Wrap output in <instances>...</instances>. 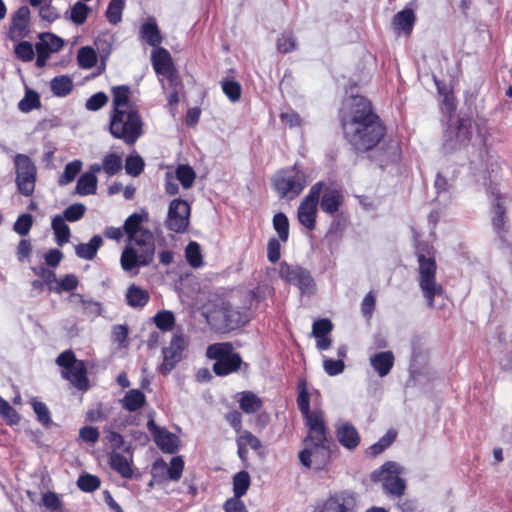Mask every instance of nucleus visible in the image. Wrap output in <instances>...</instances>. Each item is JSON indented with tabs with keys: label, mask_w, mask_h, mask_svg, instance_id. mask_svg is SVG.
Returning a JSON list of instances; mask_svg holds the SVG:
<instances>
[{
	"label": "nucleus",
	"mask_w": 512,
	"mask_h": 512,
	"mask_svg": "<svg viewBox=\"0 0 512 512\" xmlns=\"http://www.w3.org/2000/svg\"><path fill=\"white\" fill-rule=\"evenodd\" d=\"M396 433L392 430L386 432L376 443L371 445L368 449V453L371 456H377L385 451L395 440Z\"/></svg>",
	"instance_id": "obj_52"
},
{
	"label": "nucleus",
	"mask_w": 512,
	"mask_h": 512,
	"mask_svg": "<svg viewBox=\"0 0 512 512\" xmlns=\"http://www.w3.org/2000/svg\"><path fill=\"white\" fill-rule=\"evenodd\" d=\"M233 493L235 498H242L248 491L251 479L246 470L239 471L233 476Z\"/></svg>",
	"instance_id": "obj_41"
},
{
	"label": "nucleus",
	"mask_w": 512,
	"mask_h": 512,
	"mask_svg": "<svg viewBox=\"0 0 512 512\" xmlns=\"http://www.w3.org/2000/svg\"><path fill=\"white\" fill-rule=\"evenodd\" d=\"M140 37L152 47H159L162 43V35L155 18L150 17L140 27Z\"/></svg>",
	"instance_id": "obj_26"
},
{
	"label": "nucleus",
	"mask_w": 512,
	"mask_h": 512,
	"mask_svg": "<svg viewBox=\"0 0 512 512\" xmlns=\"http://www.w3.org/2000/svg\"><path fill=\"white\" fill-rule=\"evenodd\" d=\"M147 221L148 212L146 210H142L141 213L135 212L128 216L123 225V230L127 236L128 242L137 238L143 230H149L142 226V224Z\"/></svg>",
	"instance_id": "obj_23"
},
{
	"label": "nucleus",
	"mask_w": 512,
	"mask_h": 512,
	"mask_svg": "<svg viewBox=\"0 0 512 512\" xmlns=\"http://www.w3.org/2000/svg\"><path fill=\"white\" fill-rule=\"evenodd\" d=\"M51 227L54 231L55 241L59 246H63L69 242L71 231L61 215L53 217Z\"/></svg>",
	"instance_id": "obj_37"
},
{
	"label": "nucleus",
	"mask_w": 512,
	"mask_h": 512,
	"mask_svg": "<svg viewBox=\"0 0 512 512\" xmlns=\"http://www.w3.org/2000/svg\"><path fill=\"white\" fill-rule=\"evenodd\" d=\"M308 433L303 439V444L307 446L328 445L331 440L328 437L327 426L323 415H314L305 420Z\"/></svg>",
	"instance_id": "obj_16"
},
{
	"label": "nucleus",
	"mask_w": 512,
	"mask_h": 512,
	"mask_svg": "<svg viewBox=\"0 0 512 512\" xmlns=\"http://www.w3.org/2000/svg\"><path fill=\"white\" fill-rule=\"evenodd\" d=\"M369 362L374 372L383 378L391 372L395 357L392 351H381L370 355Z\"/></svg>",
	"instance_id": "obj_22"
},
{
	"label": "nucleus",
	"mask_w": 512,
	"mask_h": 512,
	"mask_svg": "<svg viewBox=\"0 0 512 512\" xmlns=\"http://www.w3.org/2000/svg\"><path fill=\"white\" fill-rule=\"evenodd\" d=\"M492 225H493L494 231L499 236V238L502 240L503 234L506 232L505 208L500 202H497L493 207Z\"/></svg>",
	"instance_id": "obj_47"
},
{
	"label": "nucleus",
	"mask_w": 512,
	"mask_h": 512,
	"mask_svg": "<svg viewBox=\"0 0 512 512\" xmlns=\"http://www.w3.org/2000/svg\"><path fill=\"white\" fill-rule=\"evenodd\" d=\"M33 225L32 215L25 213L20 215L13 225V230L21 236H25L30 232Z\"/></svg>",
	"instance_id": "obj_63"
},
{
	"label": "nucleus",
	"mask_w": 512,
	"mask_h": 512,
	"mask_svg": "<svg viewBox=\"0 0 512 512\" xmlns=\"http://www.w3.org/2000/svg\"><path fill=\"white\" fill-rule=\"evenodd\" d=\"M16 185L20 194L31 196L36 186L37 169L31 158L25 154H16L14 157Z\"/></svg>",
	"instance_id": "obj_9"
},
{
	"label": "nucleus",
	"mask_w": 512,
	"mask_h": 512,
	"mask_svg": "<svg viewBox=\"0 0 512 512\" xmlns=\"http://www.w3.org/2000/svg\"><path fill=\"white\" fill-rule=\"evenodd\" d=\"M31 406L37 416L38 422L41 423L42 426L48 428L53 424L49 408L44 402L38 401L36 398H32Z\"/></svg>",
	"instance_id": "obj_45"
},
{
	"label": "nucleus",
	"mask_w": 512,
	"mask_h": 512,
	"mask_svg": "<svg viewBox=\"0 0 512 512\" xmlns=\"http://www.w3.org/2000/svg\"><path fill=\"white\" fill-rule=\"evenodd\" d=\"M40 106V98L37 92L29 90L25 96L19 101L18 109L21 112L28 113Z\"/></svg>",
	"instance_id": "obj_55"
},
{
	"label": "nucleus",
	"mask_w": 512,
	"mask_h": 512,
	"mask_svg": "<svg viewBox=\"0 0 512 512\" xmlns=\"http://www.w3.org/2000/svg\"><path fill=\"white\" fill-rule=\"evenodd\" d=\"M357 495L350 490H342L331 494L316 512H355Z\"/></svg>",
	"instance_id": "obj_14"
},
{
	"label": "nucleus",
	"mask_w": 512,
	"mask_h": 512,
	"mask_svg": "<svg viewBox=\"0 0 512 512\" xmlns=\"http://www.w3.org/2000/svg\"><path fill=\"white\" fill-rule=\"evenodd\" d=\"M323 192L324 194L320 200L321 210L329 215L337 213L343 202L342 192L338 189L329 188L326 185L324 186Z\"/></svg>",
	"instance_id": "obj_24"
},
{
	"label": "nucleus",
	"mask_w": 512,
	"mask_h": 512,
	"mask_svg": "<svg viewBox=\"0 0 512 512\" xmlns=\"http://www.w3.org/2000/svg\"><path fill=\"white\" fill-rule=\"evenodd\" d=\"M103 245V239L100 235H94L88 243H80L75 246V254L80 259L93 260L98 250Z\"/></svg>",
	"instance_id": "obj_28"
},
{
	"label": "nucleus",
	"mask_w": 512,
	"mask_h": 512,
	"mask_svg": "<svg viewBox=\"0 0 512 512\" xmlns=\"http://www.w3.org/2000/svg\"><path fill=\"white\" fill-rule=\"evenodd\" d=\"M73 298L79 299L81 302L82 312L88 317H98L102 313V304L93 299H86L82 294H76Z\"/></svg>",
	"instance_id": "obj_48"
},
{
	"label": "nucleus",
	"mask_w": 512,
	"mask_h": 512,
	"mask_svg": "<svg viewBox=\"0 0 512 512\" xmlns=\"http://www.w3.org/2000/svg\"><path fill=\"white\" fill-rule=\"evenodd\" d=\"M175 175L185 189L192 187L196 178L195 171L189 165H179L176 168Z\"/></svg>",
	"instance_id": "obj_50"
},
{
	"label": "nucleus",
	"mask_w": 512,
	"mask_h": 512,
	"mask_svg": "<svg viewBox=\"0 0 512 512\" xmlns=\"http://www.w3.org/2000/svg\"><path fill=\"white\" fill-rule=\"evenodd\" d=\"M187 342L182 334H175L168 347L162 349L163 362L159 367L162 375L169 374L176 365L182 360L183 351L186 349Z\"/></svg>",
	"instance_id": "obj_15"
},
{
	"label": "nucleus",
	"mask_w": 512,
	"mask_h": 512,
	"mask_svg": "<svg viewBox=\"0 0 512 512\" xmlns=\"http://www.w3.org/2000/svg\"><path fill=\"white\" fill-rule=\"evenodd\" d=\"M207 321L217 331L227 332L245 325L248 316L241 308L222 301L210 312Z\"/></svg>",
	"instance_id": "obj_5"
},
{
	"label": "nucleus",
	"mask_w": 512,
	"mask_h": 512,
	"mask_svg": "<svg viewBox=\"0 0 512 512\" xmlns=\"http://www.w3.org/2000/svg\"><path fill=\"white\" fill-rule=\"evenodd\" d=\"M78 278L74 274L65 275L54 288H50L56 293H61L62 291L70 292L77 288L78 286Z\"/></svg>",
	"instance_id": "obj_64"
},
{
	"label": "nucleus",
	"mask_w": 512,
	"mask_h": 512,
	"mask_svg": "<svg viewBox=\"0 0 512 512\" xmlns=\"http://www.w3.org/2000/svg\"><path fill=\"white\" fill-rule=\"evenodd\" d=\"M418 260V283L430 308L434 307V299L443 293L442 286L436 281V261L430 256L429 247L426 244L416 246Z\"/></svg>",
	"instance_id": "obj_2"
},
{
	"label": "nucleus",
	"mask_w": 512,
	"mask_h": 512,
	"mask_svg": "<svg viewBox=\"0 0 512 512\" xmlns=\"http://www.w3.org/2000/svg\"><path fill=\"white\" fill-rule=\"evenodd\" d=\"M335 434L339 444L349 451L355 450L361 442L358 430L349 421L339 420L335 424Z\"/></svg>",
	"instance_id": "obj_19"
},
{
	"label": "nucleus",
	"mask_w": 512,
	"mask_h": 512,
	"mask_svg": "<svg viewBox=\"0 0 512 512\" xmlns=\"http://www.w3.org/2000/svg\"><path fill=\"white\" fill-rule=\"evenodd\" d=\"M206 356L215 360L213 372L217 376H226L236 372L242 365V358L239 353L234 352L233 344L230 342L214 343L208 346Z\"/></svg>",
	"instance_id": "obj_6"
},
{
	"label": "nucleus",
	"mask_w": 512,
	"mask_h": 512,
	"mask_svg": "<svg viewBox=\"0 0 512 512\" xmlns=\"http://www.w3.org/2000/svg\"><path fill=\"white\" fill-rule=\"evenodd\" d=\"M279 275L287 283L297 286L302 293H310L314 286V280L310 272L298 265L281 263Z\"/></svg>",
	"instance_id": "obj_13"
},
{
	"label": "nucleus",
	"mask_w": 512,
	"mask_h": 512,
	"mask_svg": "<svg viewBox=\"0 0 512 512\" xmlns=\"http://www.w3.org/2000/svg\"><path fill=\"white\" fill-rule=\"evenodd\" d=\"M190 206L187 201L177 198L170 202L165 226L175 233H183L189 225Z\"/></svg>",
	"instance_id": "obj_11"
},
{
	"label": "nucleus",
	"mask_w": 512,
	"mask_h": 512,
	"mask_svg": "<svg viewBox=\"0 0 512 512\" xmlns=\"http://www.w3.org/2000/svg\"><path fill=\"white\" fill-rule=\"evenodd\" d=\"M86 207L82 203H74L68 206L61 215L65 221L76 222L79 221L85 214Z\"/></svg>",
	"instance_id": "obj_61"
},
{
	"label": "nucleus",
	"mask_w": 512,
	"mask_h": 512,
	"mask_svg": "<svg viewBox=\"0 0 512 512\" xmlns=\"http://www.w3.org/2000/svg\"><path fill=\"white\" fill-rule=\"evenodd\" d=\"M14 54L17 59L23 62H30L35 56L33 46L28 41H18L14 47Z\"/></svg>",
	"instance_id": "obj_58"
},
{
	"label": "nucleus",
	"mask_w": 512,
	"mask_h": 512,
	"mask_svg": "<svg viewBox=\"0 0 512 512\" xmlns=\"http://www.w3.org/2000/svg\"><path fill=\"white\" fill-rule=\"evenodd\" d=\"M221 87H222V91L223 93L227 96V98L235 103L237 101H239L240 97H241V91H242V88H241V85L239 82L235 81V80H223L221 82Z\"/></svg>",
	"instance_id": "obj_57"
},
{
	"label": "nucleus",
	"mask_w": 512,
	"mask_h": 512,
	"mask_svg": "<svg viewBox=\"0 0 512 512\" xmlns=\"http://www.w3.org/2000/svg\"><path fill=\"white\" fill-rule=\"evenodd\" d=\"M30 10L27 6H21L12 16L11 25L7 37L13 42H18L29 35Z\"/></svg>",
	"instance_id": "obj_18"
},
{
	"label": "nucleus",
	"mask_w": 512,
	"mask_h": 512,
	"mask_svg": "<svg viewBox=\"0 0 512 512\" xmlns=\"http://www.w3.org/2000/svg\"><path fill=\"white\" fill-rule=\"evenodd\" d=\"M273 227L277 232L279 239L286 242L289 236V221L284 213L279 212L274 215Z\"/></svg>",
	"instance_id": "obj_53"
},
{
	"label": "nucleus",
	"mask_w": 512,
	"mask_h": 512,
	"mask_svg": "<svg viewBox=\"0 0 512 512\" xmlns=\"http://www.w3.org/2000/svg\"><path fill=\"white\" fill-rule=\"evenodd\" d=\"M151 60L156 74L166 76L171 84L174 85L177 81V76L173 69L170 53L165 48L157 47L152 51Z\"/></svg>",
	"instance_id": "obj_20"
},
{
	"label": "nucleus",
	"mask_w": 512,
	"mask_h": 512,
	"mask_svg": "<svg viewBox=\"0 0 512 512\" xmlns=\"http://www.w3.org/2000/svg\"><path fill=\"white\" fill-rule=\"evenodd\" d=\"M186 260L193 268H198L202 265L203 259L200 246L197 242L191 241L185 249Z\"/></svg>",
	"instance_id": "obj_54"
},
{
	"label": "nucleus",
	"mask_w": 512,
	"mask_h": 512,
	"mask_svg": "<svg viewBox=\"0 0 512 512\" xmlns=\"http://www.w3.org/2000/svg\"><path fill=\"white\" fill-rule=\"evenodd\" d=\"M82 161L74 160L66 164L63 173L60 175L58 179V184L60 186H66L69 183L73 182L76 176L80 173L82 169Z\"/></svg>",
	"instance_id": "obj_43"
},
{
	"label": "nucleus",
	"mask_w": 512,
	"mask_h": 512,
	"mask_svg": "<svg viewBox=\"0 0 512 512\" xmlns=\"http://www.w3.org/2000/svg\"><path fill=\"white\" fill-rule=\"evenodd\" d=\"M56 364L63 368L61 375L78 390L86 391L89 388L87 367L83 360H78L71 349L65 350L56 358Z\"/></svg>",
	"instance_id": "obj_7"
},
{
	"label": "nucleus",
	"mask_w": 512,
	"mask_h": 512,
	"mask_svg": "<svg viewBox=\"0 0 512 512\" xmlns=\"http://www.w3.org/2000/svg\"><path fill=\"white\" fill-rule=\"evenodd\" d=\"M325 183L319 181L311 186L308 194L304 197L298 207V220L309 230H313L316 224L317 205L323 193Z\"/></svg>",
	"instance_id": "obj_10"
},
{
	"label": "nucleus",
	"mask_w": 512,
	"mask_h": 512,
	"mask_svg": "<svg viewBox=\"0 0 512 512\" xmlns=\"http://www.w3.org/2000/svg\"><path fill=\"white\" fill-rule=\"evenodd\" d=\"M125 297L127 304L132 308H143L150 300L148 291L136 284H131L127 288Z\"/></svg>",
	"instance_id": "obj_31"
},
{
	"label": "nucleus",
	"mask_w": 512,
	"mask_h": 512,
	"mask_svg": "<svg viewBox=\"0 0 512 512\" xmlns=\"http://www.w3.org/2000/svg\"><path fill=\"white\" fill-rule=\"evenodd\" d=\"M101 481L99 477L85 473L79 476L77 486L83 492H94L100 487Z\"/></svg>",
	"instance_id": "obj_56"
},
{
	"label": "nucleus",
	"mask_w": 512,
	"mask_h": 512,
	"mask_svg": "<svg viewBox=\"0 0 512 512\" xmlns=\"http://www.w3.org/2000/svg\"><path fill=\"white\" fill-rule=\"evenodd\" d=\"M144 169V161L139 155L128 156L125 162L126 173L130 176H139Z\"/></svg>",
	"instance_id": "obj_62"
},
{
	"label": "nucleus",
	"mask_w": 512,
	"mask_h": 512,
	"mask_svg": "<svg viewBox=\"0 0 512 512\" xmlns=\"http://www.w3.org/2000/svg\"><path fill=\"white\" fill-rule=\"evenodd\" d=\"M434 188L437 195L436 200L439 203L447 205L448 203L451 202L453 185L441 173H437L436 175L434 181Z\"/></svg>",
	"instance_id": "obj_33"
},
{
	"label": "nucleus",
	"mask_w": 512,
	"mask_h": 512,
	"mask_svg": "<svg viewBox=\"0 0 512 512\" xmlns=\"http://www.w3.org/2000/svg\"><path fill=\"white\" fill-rule=\"evenodd\" d=\"M402 473L401 465L387 461L371 473L370 479L374 483H381L383 492L390 499H396L402 497L407 488L406 481L400 477Z\"/></svg>",
	"instance_id": "obj_4"
},
{
	"label": "nucleus",
	"mask_w": 512,
	"mask_h": 512,
	"mask_svg": "<svg viewBox=\"0 0 512 512\" xmlns=\"http://www.w3.org/2000/svg\"><path fill=\"white\" fill-rule=\"evenodd\" d=\"M77 62L82 69H91L97 63V54L90 46L81 47L77 52Z\"/></svg>",
	"instance_id": "obj_44"
},
{
	"label": "nucleus",
	"mask_w": 512,
	"mask_h": 512,
	"mask_svg": "<svg viewBox=\"0 0 512 512\" xmlns=\"http://www.w3.org/2000/svg\"><path fill=\"white\" fill-rule=\"evenodd\" d=\"M142 117L137 110H112L109 131L116 139L134 144L142 135Z\"/></svg>",
	"instance_id": "obj_3"
},
{
	"label": "nucleus",
	"mask_w": 512,
	"mask_h": 512,
	"mask_svg": "<svg viewBox=\"0 0 512 512\" xmlns=\"http://www.w3.org/2000/svg\"><path fill=\"white\" fill-rule=\"evenodd\" d=\"M153 321L160 330L170 331L175 325V316L171 311L162 310L154 315Z\"/></svg>",
	"instance_id": "obj_51"
},
{
	"label": "nucleus",
	"mask_w": 512,
	"mask_h": 512,
	"mask_svg": "<svg viewBox=\"0 0 512 512\" xmlns=\"http://www.w3.org/2000/svg\"><path fill=\"white\" fill-rule=\"evenodd\" d=\"M154 440L164 453L174 454L178 451L179 438L165 428L156 435Z\"/></svg>",
	"instance_id": "obj_34"
},
{
	"label": "nucleus",
	"mask_w": 512,
	"mask_h": 512,
	"mask_svg": "<svg viewBox=\"0 0 512 512\" xmlns=\"http://www.w3.org/2000/svg\"><path fill=\"white\" fill-rule=\"evenodd\" d=\"M122 169V159L115 153L106 155L103 159V170L108 176H113Z\"/></svg>",
	"instance_id": "obj_59"
},
{
	"label": "nucleus",
	"mask_w": 512,
	"mask_h": 512,
	"mask_svg": "<svg viewBox=\"0 0 512 512\" xmlns=\"http://www.w3.org/2000/svg\"><path fill=\"white\" fill-rule=\"evenodd\" d=\"M130 88L126 85L115 86L112 88L113 110H123L129 102Z\"/></svg>",
	"instance_id": "obj_49"
},
{
	"label": "nucleus",
	"mask_w": 512,
	"mask_h": 512,
	"mask_svg": "<svg viewBox=\"0 0 512 512\" xmlns=\"http://www.w3.org/2000/svg\"><path fill=\"white\" fill-rule=\"evenodd\" d=\"M120 263L122 269L127 272L139 267H146L150 265L142 263V256L132 245H128L123 249Z\"/></svg>",
	"instance_id": "obj_29"
},
{
	"label": "nucleus",
	"mask_w": 512,
	"mask_h": 512,
	"mask_svg": "<svg viewBox=\"0 0 512 512\" xmlns=\"http://www.w3.org/2000/svg\"><path fill=\"white\" fill-rule=\"evenodd\" d=\"M145 403L146 396L139 389H131L127 391L121 400L122 407L129 412H135L141 409Z\"/></svg>",
	"instance_id": "obj_35"
},
{
	"label": "nucleus",
	"mask_w": 512,
	"mask_h": 512,
	"mask_svg": "<svg viewBox=\"0 0 512 512\" xmlns=\"http://www.w3.org/2000/svg\"><path fill=\"white\" fill-rule=\"evenodd\" d=\"M132 463V458L127 459L119 452H111L109 454L110 467L125 479H131L134 475Z\"/></svg>",
	"instance_id": "obj_27"
},
{
	"label": "nucleus",
	"mask_w": 512,
	"mask_h": 512,
	"mask_svg": "<svg viewBox=\"0 0 512 512\" xmlns=\"http://www.w3.org/2000/svg\"><path fill=\"white\" fill-rule=\"evenodd\" d=\"M467 130L463 125V121H459V125L455 129H448L445 132V141L443 147L446 152L456 149L458 146L465 145L469 141Z\"/></svg>",
	"instance_id": "obj_25"
},
{
	"label": "nucleus",
	"mask_w": 512,
	"mask_h": 512,
	"mask_svg": "<svg viewBox=\"0 0 512 512\" xmlns=\"http://www.w3.org/2000/svg\"><path fill=\"white\" fill-rule=\"evenodd\" d=\"M298 457L304 467L324 471L331 459L330 444L304 447Z\"/></svg>",
	"instance_id": "obj_12"
},
{
	"label": "nucleus",
	"mask_w": 512,
	"mask_h": 512,
	"mask_svg": "<svg viewBox=\"0 0 512 512\" xmlns=\"http://www.w3.org/2000/svg\"><path fill=\"white\" fill-rule=\"evenodd\" d=\"M105 440L112 448V452H117V450H122L126 454H130L132 456V445L126 444L123 436L113 430L105 431Z\"/></svg>",
	"instance_id": "obj_42"
},
{
	"label": "nucleus",
	"mask_w": 512,
	"mask_h": 512,
	"mask_svg": "<svg viewBox=\"0 0 512 512\" xmlns=\"http://www.w3.org/2000/svg\"><path fill=\"white\" fill-rule=\"evenodd\" d=\"M345 106L350 108L341 119L345 138L358 153L372 150L384 137L386 128L371 102L363 96H352Z\"/></svg>",
	"instance_id": "obj_1"
},
{
	"label": "nucleus",
	"mask_w": 512,
	"mask_h": 512,
	"mask_svg": "<svg viewBox=\"0 0 512 512\" xmlns=\"http://www.w3.org/2000/svg\"><path fill=\"white\" fill-rule=\"evenodd\" d=\"M239 396V407L246 414L257 413L263 407L262 399L252 391H243Z\"/></svg>",
	"instance_id": "obj_32"
},
{
	"label": "nucleus",
	"mask_w": 512,
	"mask_h": 512,
	"mask_svg": "<svg viewBox=\"0 0 512 512\" xmlns=\"http://www.w3.org/2000/svg\"><path fill=\"white\" fill-rule=\"evenodd\" d=\"M183 470L184 460L181 456L172 457L169 467L162 459L155 461L152 467L153 477L159 478L158 482L163 480L179 481Z\"/></svg>",
	"instance_id": "obj_17"
},
{
	"label": "nucleus",
	"mask_w": 512,
	"mask_h": 512,
	"mask_svg": "<svg viewBox=\"0 0 512 512\" xmlns=\"http://www.w3.org/2000/svg\"><path fill=\"white\" fill-rule=\"evenodd\" d=\"M130 243L134 244V247L142 256L143 264H152L155 257L156 245L155 236L151 230H143L141 234Z\"/></svg>",
	"instance_id": "obj_21"
},
{
	"label": "nucleus",
	"mask_w": 512,
	"mask_h": 512,
	"mask_svg": "<svg viewBox=\"0 0 512 512\" xmlns=\"http://www.w3.org/2000/svg\"><path fill=\"white\" fill-rule=\"evenodd\" d=\"M97 177L92 173H83L76 185V193L81 196L94 195L97 191Z\"/></svg>",
	"instance_id": "obj_39"
},
{
	"label": "nucleus",
	"mask_w": 512,
	"mask_h": 512,
	"mask_svg": "<svg viewBox=\"0 0 512 512\" xmlns=\"http://www.w3.org/2000/svg\"><path fill=\"white\" fill-rule=\"evenodd\" d=\"M298 395H297V405L298 409L301 412L304 420L309 419L311 416L320 415L322 412L320 411H311L310 410V396L307 390V383L304 379H301L297 385Z\"/></svg>",
	"instance_id": "obj_30"
},
{
	"label": "nucleus",
	"mask_w": 512,
	"mask_h": 512,
	"mask_svg": "<svg viewBox=\"0 0 512 512\" xmlns=\"http://www.w3.org/2000/svg\"><path fill=\"white\" fill-rule=\"evenodd\" d=\"M273 185L280 198L295 199L305 188V174L297 165L278 171L273 177Z\"/></svg>",
	"instance_id": "obj_8"
},
{
	"label": "nucleus",
	"mask_w": 512,
	"mask_h": 512,
	"mask_svg": "<svg viewBox=\"0 0 512 512\" xmlns=\"http://www.w3.org/2000/svg\"><path fill=\"white\" fill-rule=\"evenodd\" d=\"M50 88L55 96L65 97L71 93L73 81L67 75L56 76L51 80Z\"/></svg>",
	"instance_id": "obj_40"
},
{
	"label": "nucleus",
	"mask_w": 512,
	"mask_h": 512,
	"mask_svg": "<svg viewBox=\"0 0 512 512\" xmlns=\"http://www.w3.org/2000/svg\"><path fill=\"white\" fill-rule=\"evenodd\" d=\"M416 17L414 11L410 8L398 12L393 18V25L396 30L410 33L413 29Z\"/></svg>",
	"instance_id": "obj_36"
},
{
	"label": "nucleus",
	"mask_w": 512,
	"mask_h": 512,
	"mask_svg": "<svg viewBox=\"0 0 512 512\" xmlns=\"http://www.w3.org/2000/svg\"><path fill=\"white\" fill-rule=\"evenodd\" d=\"M39 39H40L39 42H44L46 48L51 53L58 52L64 46V40L53 33H49V32L41 33L39 35Z\"/></svg>",
	"instance_id": "obj_60"
},
{
	"label": "nucleus",
	"mask_w": 512,
	"mask_h": 512,
	"mask_svg": "<svg viewBox=\"0 0 512 512\" xmlns=\"http://www.w3.org/2000/svg\"><path fill=\"white\" fill-rule=\"evenodd\" d=\"M91 11L92 9L86 4V2L77 1L70 7L69 11L66 12V14H68L67 19L75 25H82L86 22Z\"/></svg>",
	"instance_id": "obj_38"
},
{
	"label": "nucleus",
	"mask_w": 512,
	"mask_h": 512,
	"mask_svg": "<svg viewBox=\"0 0 512 512\" xmlns=\"http://www.w3.org/2000/svg\"><path fill=\"white\" fill-rule=\"evenodd\" d=\"M125 7V0H110L105 16L112 25H117L122 20V13Z\"/></svg>",
	"instance_id": "obj_46"
}]
</instances>
